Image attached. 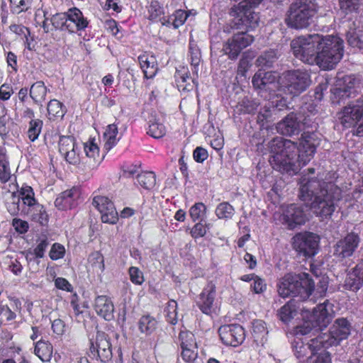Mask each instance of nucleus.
I'll return each mask as SVG.
<instances>
[{"label":"nucleus","mask_w":363,"mask_h":363,"mask_svg":"<svg viewBox=\"0 0 363 363\" xmlns=\"http://www.w3.org/2000/svg\"><path fill=\"white\" fill-rule=\"evenodd\" d=\"M296 58L323 70H331L344 55L343 40L337 35L320 34L300 36L291 43Z\"/></svg>","instance_id":"obj_1"},{"label":"nucleus","mask_w":363,"mask_h":363,"mask_svg":"<svg viewBox=\"0 0 363 363\" xmlns=\"http://www.w3.org/2000/svg\"><path fill=\"white\" fill-rule=\"evenodd\" d=\"M337 177L335 172H328L324 178L304 176L300 181V199L309 203L313 213L322 219L332 216L342 197L341 189L334 184Z\"/></svg>","instance_id":"obj_2"},{"label":"nucleus","mask_w":363,"mask_h":363,"mask_svg":"<svg viewBox=\"0 0 363 363\" xmlns=\"http://www.w3.org/2000/svg\"><path fill=\"white\" fill-rule=\"evenodd\" d=\"M314 288V281L309 274H287L279 281L278 292L283 298L290 296H300L305 300L311 295Z\"/></svg>","instance_id":"obj_3"},{"label":"nucleus","mask_w":363,"mask_h":363,"mask_svg":"<svg viewBox=\"0 0 363 363\" xmlns=\"http://www.w3.org/2000/svg\"><path fill=\"white\" fill-rule=\"evenodd\" d=\"M317 11L315 0H296L290 5L285 22L291 28H305L311 24Z\"/></svg>","instance_id":"obj_4"},{"label":"nucleus","mask_w":363,"mask_h":363,"mask_svg":"<svg viewBox=\"0 0 363 363\" xmlns=\"http://www.w3.org/2000/svg\"><path fill=\"white\" fill-rule=\"evenodd\" d=\"M292 346L294 354L298 359L306 356L309 351L311 352L307 363H330L331 362L329 353L325 350L318 353V351L325 346L323 337L313 338L306 345L300 337H296Z\"/></svg>","instance_id":"obj_5"},{"label":"nucleus","mask_w":363,"mask_h":363,"mask_svg":"<svg viewBox=\"0 0 363 363\" xmlns=\"http://www.w3.org/2000/svg\"><path fill=\"white\" fill-rule=\"evenodd\" d=\"M311 77L306 70L295 69L284 73L278 81L279 87L292 96L304 91L311 84Z\"/></svg>","instance_id":"obj_6"},{"label":"nucleus","mask_w":363,"mask_h":363,"mask_svg":"<svg viewBox=\"0 0 363 363\" xmlns=\"http://www.w3.org/2000/svg\"><path fill=\"white\" fill-rule=\"evenodd\" d=\"M314 111L315 108H313V110L310 111L311 116L309 115L304 116L302 123H301V120L297 117L296 114L291 113L277 123L276 126L277 132L283 135L291 136L298 135L301 130L302 127L316 129L318 122L316 121L317 118H314L315 115Z\"/></svg>","instance_id":"obj_7"},{"label":"nucleus","mask_w":363,"mask_h":363,"mask_svg":"<svg viewBox=\"0 0 363 363\" xmlns=\"http://www.w3.org/2000/svg\"><path fill=\"white\" fill-rule=\"evenodd\" d=\"M337 119L347 128L361 125L363 120V99L350 103L337 113Z\"/></svg>","instance_id":"obj_8"},{"label":"nucleus","mask_w":363,"mask_h":363,"mask_svg":"<svg viewBox=\"0 0 363 363\" xmlns=\"http://www.w3.org/2000/svg\"><path fill=\"white\" fill-rule=\"evenodd\" d=\"M318 242V236L313 233H298L293 238V247L300 255L311 257L317 253Z\"/></svg>","instance_id":"obj_9"},{"label":"nucleus","mask_w":363,"mask_h":363,"mask_svg":"<svg viewBox=\"0 0 363 363\" xmlns=\"http://www.w3.org/2000/svg\"><path fill=\"white\" fill-rule=\"evenodd\" d=\"M254 41L252 35L241 32L234 34L223 45V50L229 58L234 60L238 57L241 51L252 44Z\"/></svg>","instance_id":"obj_10"},{"label":"nucleus","mask_w":363,"mask_h":363,"mask_svg":"<svg viewBox=\"0 0 363 363\" xmlns=\"http://www.w3.org/2000/svg\"><path fill=\"white\" fill-rule=\"evenodd\" d=\"M357 83L356 79L351 75L338 78L335 86L331 90L333 103L340 104L351 97L356 91L354 89Z\"/></svg>","instance_id":"obj_11"},{"label":"nucleus","mask_w":363,"mask_h":363,"mask_svg":"<svg viewBox=\"0 0 363 363\" xmlns=\"http://www.w3.org/2000/svg\"><path fill=\"white\" fill-rule=\"evenodd\" d=\"M221 341L226 345L237 347L245 338L244 328L238 324L225 325L218 330Z\"/></svg>","instance_id":"obj_12"},{"label":"nucleus","mask_w":363,"mask_h":363,"mask_svg":"<svg viewBox=\"0 0 363 363\" xmlns=\"http://www.w3.org/2000/svg\"><path fill=\"white\" fill-rule=\"evenodd\" d=\"M92 204L101 213L103 223L115 224L118 219V212L108 198L102 196H96L93 199Z\"/></svg>","instance_id":"obj_13"},{"label":"nucleus","mask_w":363,"mask_h":363,"mask_svg":"<svg viewBox=\"0 0 363 363\" xmlns=\"http://www.w3.org/2000/svg\"><path fill=\"white\" fill-rule=\"evenodd\" d=\"M350 333V328L348 321L345 318L337 319L330 330V338L325 334L319 335L323 337L324 347L328 345L338 344L341 340L346 339Z\"/></svg>","instance_id":"obj_14"},{"label":"nucleus","mask_w":363,"mask_h":363,"mask_svg":"<svg viewBox=\"0 0 363 363\" xmlns=\"http://www.w3.org/2000/svg\"><path fill=\"white\" fill-rule=\"evenodd\" d=\"M90 352L96 355L101 362H106L112 357V350L109 340L104 333H97L96 338L91 342Z\"/></svg>","instance_id":"obj_15"},{"label":"nucleus","mask_w":363,"mask_h":363,"mask_svg":"<svg viewBox=\"0 0 363 363\" xmlns=\"http://www.w3.org/2000/svg\"><path fill=\"white\" fill-rule=\"evenodd\" d=\"M21 199L23 203L29 207H35L38 213L33 215V218L43 225L47 221V213L43 207L36 202L35 194L30 186L23 185L20 190Z\"/></svg>","instance_id":"obj_16"},{"label":"nucleus","mask_w":363,"mask_h":363,"mask_svg":"<svg viewBox=\"0 0 363 363\" xmlns=\"http://www.w3.org/2000/svg\"><path fill=\"white\" fill-rule=\"evenodd\" d=\"M359 241L358 235L354 233L347 234L335 245L334 255L340 259L351 257L357 248Z\"/></svg>","instance_id":"obj_17"},{"label":"nucleus","mask_w":363,"mask_h":363,"mask_svg":"<svg viewBox=\"0 0 363 363\" xmlns=\"http://www.w3.org/2000/svg\"><path fill=\"white\" fill-rule=\"evenodd\" d=\"M270 152L273 154L272 159H291L289 155L290 150L296 149V144L290 140L281 137H276L269 143Z\"/></svg>","instance_id":"obj_18"},{"label":"nucleus","mask_w":363,"mask_h":363,"mask_svg":"<svg viewBox=\"0 0 363 363\" xmlns=\"http://www.w3.org/2000/svg\"><path fill=\"white\" fill-rule=\"evenodd\" d=\"M334 314V305L327 300L314 308L311 318L315 321L316 325H319V329H323L331 321Z\"/></svg>","instance_id":"obj_19"},{"label":"nucleus","mask_w":363,"mask_h":363,"mask_svg":"<svg viewBox=\"0 0 363 363\" xmlns=\"http://www.w3.org/2000/svg\"><path fill=\"white\" fill-rule=\"evenodd\" d=\"M319 142L320 138L317 133L309 131L304 132L301 135L298 147V159L313 157L316 147L319 145Z\"/></svg>","instance_id":"obj_20"},{"label":"nucleus","mask_w":363,"mask_h":363,"mask_svg":"<svg viewBox=\"0 0 363 363\" xmlns=\"http://www.w3.org/2000/svg\"><path fill=\"white\" fill-rule=\"evenodd\" d=\"M80 196V189L74 186L60 193L55 201V205L60 210L71 209L79 204Z\"/></svg>","instance_id":"obj_21"},{"label":"nucleus","mask_w":363,"mask_h":363,"mask_svg":"<svg viewBox=\"0 0 363 363\" xmlns=\"http://www.w3.org/2000/svg\"><path fill=\"white\" fill-rule=\"evenodd\" d=\"M277 77L278 75L276 73L260 69L255 73L252 82L256 89L271 92L274 91L277 84L279 85L278 82H277Z\"/></svg>","instance_id":"obj_22"},{"label":"nucleus","mask_w":363,"mask_h":363,"mask_svg":"<svg viewBox=\"0 0 363 363\" xmlns=\"http://www.w3.org/2000/svg\"><path fill=\"white\" fill-rule=\"evenodd\" d=\"M283 220L291 229L298 225L303 224L306 216L302 208L296 204L288 205L283 211Z\"/></svg>","instance_id":"obj_23"},{"label":"nucleus","mask_w":363,"mask_h":363,"mask_svg":"<svg viewBox=\"0 0 363 363\" xmlns=\"http://www.w3.org/2000/svg\"><path fill=\"white\" fill-rule=\"evenodd\" d=\"M67 30L69 33L85 29L88 26V21L82 12L77 8L69 9L67 12Z\"/></svg>","instance_id":"obj_24"},{"label":"nucleus","mask_w":363,"mask_h":363,"mask_svg":"<svg viewBox=\"0 0 363 363\" xmlns=\"http://www.w3.org/2000/svg\"><path fill=\"white\" fill-rule=\"evenodd\" d=\"M6 162V160H0V181L4 184L3 193L14 196L18 192V186L16 182V178L12 177Z\"/></svg>","instance_id":"obj_25"},{"label":"nucleus","mask_w":363,"mask_h":363,"mask_svg":"<svg viewBox=\"0 0 363 363\" xmlns=\"http://www.w3.org/2000/svg\"><path fill=\"white\" fill-rule=\"evenodd\" d=\"M216 298V286L208 283L200 294L198 305L201 311L206 314H210L214 309Z\"/></svg>","instance_id":"obj_26"},{"label":"nucleus","mask_w":363,"mask_h":363,"mask_svg":"<svg viewBox=\"0 0 363 363\" xmlns=\"http://www.w3.org/2000/svg\"><path fill=\"white\" fill-rule=\"evenodd\" d=\"M94 309L98 315L106 320H110L113 318V304L106 296H99L96 298Z\"/></svg>","instance_id":"obj_27"},{"label":"nucleus","mask_w":363,"mask_h":363,"mask_svg":"<svg viewBox=\"0 0 363 363\" xmlns=\"http://www.w3.org/2000/svg\"><path fill=\"white\" fill-rule=\"evenodd\" d=\"M138 61L145 78L151 79L155 76L158 68L157 60L154 55L145 52L138 56Z\"/></svg>","instance_id":"obj_28"},{"label":"nucleus","mask_w":363,"mask_h":363,"mask_svg":"<svg viewBox=\"0 0 363 363\" xmlns=\"http://www.w3.org/2000/svg\"><path fill=\"white\" fill-rule=\"evenodd\" d=\"M59 151L65 159H75L77 156L74 138L62 136L59 141Z\"/></svg>","instance_id":"obj_29"},{"label":"nucleus","mask_w":363,"mask_h":363,"mask_svg":"<svg viewBox=\"0 0 363 363\" xmlns=\"http://www.w3.org/2000/svg\"><path fill=\"white\" fill-rule=\"evenodd\" d=\"M299 306L295 300H291L283 306L278 312L280 320L284 323H289L298 313Z\"/></svg>","instance_id":"obj_30"},{"label":"nucleus","mask_w":363,"mask_h":363,"mask_svg":"<svg viewBox=\"0 0 363 363\" xmlns=\"http://www.w3.org/2000/svg\"><path fill=\"white\" fill-rule=\"evenodd\" d=\"M363 281V274L361 269L357 267L349 272L345 280V286L351 291H357L360 289Z\"/></svg>","instance_id":"obj_31"},{"label":"nucleus","mask_w":363,"mask_h":363,"mask_svg":"<svg viewBox=\"0 0 363 363\" xmlns=\"http://www.w3.org/2000/svg\"><path fill=\"white\" fill-rule=\"evenodd\" d=\"M268 331L262 320H255L252 323V337L257 345H263L267 340Z\"/></svg>","instance_id":"obj_32"},{"label":"nucleus","mask_w":363,"mask_h":363,"mask_svg":"<svg viewBox=\"0 0 363 363\" xmlns=\"http://www.w3.org/2000/svg\"><path fill=\"white\" fill-rule=\"evenodd\" d=\"M340 10L345 17L351 19L357 15L359 8V0H339Z\"/></svg>","instance_id":"obj_33"},{"label":"nucleus","mask_w":363,"mask_h":363,"mask_svg":"<svg viewBox=\"0 0 363 363\" xmlns=\"http://www.w3.org/2000/svg\"><path fill=\"white\" fill-rule=\"evenodd\" d=\"M52 350L50 343L39 340L35 344L34 352L43 362H49L52 356Z\"/></svg>","instance_id":"obj_34"},{"label":"nucleus","mask_w":363,"mask_h":363,"mask_svg":"<svg viewBox=\"0 0 363 363\" xmlns=\"http://www.w3.org/2000/svg\"><path fill=\"white\" fill-rule=\"evenodd\" d=\"M149 127L147 133L155 138H161L166 133V128L164 124L160 121V118H157L153 116L149 119Z\"/></svg>","instance_id":"obj_35"},{"label":"nucleus","mask_w":363,"mask_h":363,"mask_svg":"<svg viewBox=\"0 0 363 363\" xmlns=\"http://www.w3.org/2000/svg\"><path fill=\"white\" fill-rule=\"evenodd\" d=\"M118 133V127L116 124H110L106 127L104 133V139L105 140L104 148L106 150H110L117 144L119 140L117 137Z\"/></svg>","instance_id":"obj_36"},{"label":"nucleus","mask_w":363,"mask_h":363,"mask_svg":"<svg viewBox=\"0 0 363 363\" xmlns=\"http://www.w3.org/2000/svg\"><path fill=\"white\" fill-rule=\"evenodd\" d=\"M271 165L280 172L289 174H295L299 170V165H296L291 160H272Z\"/></svg>","instance_id":"obj_37"},{"label":"nucleus","mask_w":363,"mask_h":363,"mask_svg":"<svg viewBox=\"0 0 363 363\" xmlns=\"http://www.w3.org/2000/svg\"><path fill=\"white\" fill-rule=\"evenodd\" d=\"M347 40L349 45L351 47L359 50H363L362 30L350 28L347 33Z\"/></svg>","instance_id":"obj_38"},{"label":"nucleus","mask_w":363,"mask_h":363,"mask_svg":"<svg viewBox=\"0 0 363 363\" xmlns=\"http://www.w3.org/2000/svg\"><path fill=\"white\" fill-rule=\"evenodd\" d=\"M157 321L149 315H143L138 321V328L141 333L146 335L152 334L157 328Z\"/></svg>","instance_id":"obj_39"},{"label":"nucleus","mask_w":363,"mask_h":363,"mask_svg":"<svg viewBox=\"0 0 363 363\" xmlns=\"http://www.w3.org/2000/svg\"><path fill=\"white\" fill-rule=\"evenodd\" d=\"M47 94V88L41 81L34 83L30 89V96L37 104H41Z\"/></svg>","instance_id":"obj_40"},{"label":"nucleus","mask_w":363,"mask_h":363,"mask_svg":"<svg viewBox=\"0 0 363 363\" xmlns=\"http://www.w3.org/2000/svg\"><path fill=\"white\" fill-rule=\"evenodd\" d=\"M49 23L51 31L55 30H67V13H56L50 14Z\"/></svg>","instance_id":"obj_41"},{"label":"nucleus","mask_w":363,"mask_h":363,"mask_svg":"<svg viewBox=\"0 0 363 363\" xmlns=\"http://www.w3.org/2000/svg\"><path fill=\"white\" fill-rule=\"evenodd\" d=\"M147 18L152 21H158L162 20V16L164 14L163 8L157 1H152L147 7Z\"/></svg>","instance_id":"obj_42"},{"label":"nucleus","mask_w":363,"mask_h":363,"mask_svg":"<svg viewBox=\"0 0 363 363\" xmlns=\"http://www.w3.org/2000/svg\"><path fill=\"white\" fill-rule=\"evenodd\" d=\"M138 182L140 186L146 189L153 188L156 183V178L152 172H143L137 174Z\"/></svg>","instance_id":"obj_43"},{"label":"nucleus","mask_w":363,"mask_h":363,"mask_svg":"<svg viewBox=\"0 0 363 363\" xmlns=\"http://www.w3.org/2000/svg\"><path fill=\"white\" fill-rule=\"evenodd\" d=\"M215 212L219 219H230L235 213V210L229 203L223 202L217 206Z\"/></svg>","instance_id":"obj_44"},{"label":"nucleus","mask_w":363,"mask_h":363,"mask_svg":"<svg viewBox=\"0 0 363 363\" xmlns=\"http://www.w3.org/2000/svg\"><path fill=\"white\" fill-rule=\"evenodd\" d=\"M313 330H319V325H316L315 321L311 318V315L309 317L308 320L303 322L301 325L297 326L295 328V335H305L310 333Z\"/></svg>","instance_id":"obj_45"},{"label":"nucleus","mask_w":363,"mask_h":363,"mask_svg":"<svg viewBox=\"0 0 363 363\" xmlns=\"http://www.w3.org/2000/svg\"><path fill=\"white\" fill-rule=\"evenodd\" d=\"M48 112L50 119L54 117L62 118L65 113L62 104L56 99L50 101L48 104Z\"/></svg>","instance_id":"obj_46"},{"label":"nucleus","mask_w":363,"mask_h":363,"mask_svg":"<svg viewBox=\"0 0 363 363\" xmlns=\"http://www.w3.org/2000/svg\"><path fill=\"white\" fill-rule=\"evenodd\" d=\"M89 262L93 269L98 272H103L105 269L103 255L99 252L91 253L89 257Z\"/></svg>","instance_id":"obj_47"},{"label":"nucleus","mask_w":363,"mask_h":363,"mask_svg":"<svg viewBox=\"0 0 363 363\" xmlns=\"http://www.w3.org/2000/svg\"><path fill=\"white\" fill-rule=\"evenodd\" d=\"M50 14L48 11L39 9L35 14V21L37 24L42 26L44 31L48 33L51 31L50 24L49 23Z\"/></svg>","instance_id":"obj_48"},{"label":"nucleus","mask_w":363,"mask_h":363,"mask_svg":"<svg viewBox=\"0 0 363 363\" xmlns=\"http://www.w3.org/2000/svg\"><path fill=\"white\" fill-rule=\"evenodd\" d=\"M240 20L248 29L253 30L258 26L259 17L257 13L247 10Z\"/></svg>","instance_id":"obj_49"},{"label":"nucleus","mask_w":363,"mask_h":363,"mask_svg":"<svg viewBox=\"0 0 363 363\" xmlns=\"http://www.w3.org/2000/svg\"><path fill=\"white\" fill-rule=\"evenodd\" d=\"M43 127V121L40 119L31 120L29 123L28 137L30 141H35L39 136Z\"/></svg>","instance_id":"obj_50"},{"label":"nucleus","mask_w":363,"mask_h":363,"mask_svg":"<svg viewBox=\"0 0 363 363\" xmlns=\"http://www.w3.org/2000/svg\"><path fill=\"white\" fill-rule=\"evenodd\" d=\"M206 206L203 203H196L189 209V215L194 221L202 220L206 216Z\"/></svg>","instance_id":"obj_51"},{"label":"nucleus","mask_w":363,"mask_h":363,"mask_svg":"<svg viewBox=\"0 0 363 363\" xmlns=\"http://www.w3.org/2000/svg\"><path fill=\"white\" fill-rule=\"evenodd\" d=\"M181 347H196L194 335L189 331H181L179 336Z\"/></svg>","instance_id":"obj_52"},{"label":"nucleus","mask_w":363,"mask_h":363,"mask_svg":"<svg viewBox=\"0 0 363 363\" xmlns=\"http://www.w3.org/2000/svg\"><path fill=\"white\" fill-rule=\"evenodd\" d=\"M276 58V53L274 50H269L260 55L257 61L258 67H270Z\"/></svg>","instance_id":"obj_53"},{"label":"nucleus","mask_w":363,"mask_h":363,"mask_svg":"<svg viewBox=\"0 0 363 363\" xmlns=\"http://www.w3.org/2000/svg\"><path fill=\"white\" fill-rule=\"evenodd\" d=\"M177 303L171 300L168 302L166 307L167 318V321L172 325H175L177 323Z\"/></svg>","instance_id":"obj_54"},{"label":"nucleus","mask_w":363,"mask_h":363,"mask_svg":"<svg viewBox=\"0 0 363 363\" xmlns=\"http://www.w3.org/2000/svg\"><path fill=\"white\" fill-rule=\"evenodd\" d=\"M188 16L189 13H187L185 11L182 9L177 10L171 16V18H172V27L174 28H178L182 26L186 21Z\"/></svg>","instance_id":"obj_55"},{"label":"nucleus","mask_w":363,"mask_h":363,"mask_svg":"<svg viewBox=\"0 0 363 363\" xmlns=\"http://www.w3.org/2000/svg\"><path fill=\"white\" fill-rule=\"evenodd\" d=\"M16 318V314L7 306H0V323L7 324Z\"/></svg>","instance_id":"obj_56"},{"label":"nucleus","mask_w":363,"mask_h":363,"mask_svg":"<svg viewBox=\"0 0 363 363\" xmlns=\"http://www.w3.org/2000/svg\"><path fill=\"white\" fill-rule=\"evenodd\" d=\"M128 272L130 279L133 284L140 285L144 282L143 274L138 267H130Z\"/></svg>","instance_id":"obj_57"},{"label":"nucleus","mask_w":363,"mask_h":363,"mask_svg":"<svg viewBox=\"0 0 363 363\" xmlns=\"http://www.w3.org/2000/svg\"><path fill=\"white\" fill-rule=\"evenodd\" d=\"M182 357L186 362H193L197 358V347L195 348L182 347Z\"/></svg>","instance_id":"obj_58"},{"label":"nucleus","mask_w":363,"mask_h":363,"mask_svg":"<svg viewBox=\"0 0 363 363\" xmlns=\"http://www.w3.org/2000/svg\"><path fill=\"white\" fill-rule=\"evenodd\" d=\"M65 253V247L59 243H55L52 245L51 250L49 253V256L51 259L57 260L64 257Z\"/></svg>","instance_id":"obj_59"},{"label":"nucleus","mask_w":363,"mask_h":363,"mask_svg":"<svg viewBox=\"0 0 363 363\" xmlns=\"http://www.w3.org/2000/svg\"><path fill=\"white\" fill-rule=\"evenodd\" d=\"M11 9L13 13H20L28 8V3L26 0H10Z\"/></svg>","instance_id":"obj_60"},{"label":"nucleus","mask_w":363,"mask_h":363,"mask_svg":"<svg viewBox=\"0 0 363 363\" xmlns=\"http://www.w3.org/2000/svg\"><path fill=\"white\" fill-rule=\"evenodd\" d=\"M84 152L88 157H96L99 156V149L97 145L93 141L90 140L84 144Z\"/></svg>","instance_id":"obj_61"},{"label":"nucleus","mask_w":363,"mask_h":363,"mask_svg":"<svg viewBox=\"0 0 363 363\" xmlns=\"http://www.w3.org/2000/svg\"><path fill=\"white\" fill-rule=\"evenodd\" d=\"M190 60L191 65L196 69L200 63L201 52L197 48H194L190 43L189 46Z\"/></svg>","instance_id":"obj_62"},{"label":"nucleus","mask_w":363,"mask_h":363,"mask_svg":"<svg viewBox=\"0 0 363 363\" xmlns=\"http://www.w3.org/2000/svg\"><path fill=\"white\" fill-rule=\"evenodd\" d=\"M12 225L14 229L21 234L26 233L28 230V222L20 218H13L12 220Z\"/></svg>","instance_id":"obj_63"},{"label":"nucleus","mask_w":363,"mask_h":363,"mask_svg":"<svg viewBox=\"0 0 363 363\" xmlns=\"http://www.w3.org/2000/svg\"><path fill=\"white\" fill-rule=\"evenodd\" d=\"M55 286L58 289L64 290L66 291H72V286L71 284L65 278L57 277L55 279Z\"/></svg>","instance_id":"obj_64"}]
</instances>
